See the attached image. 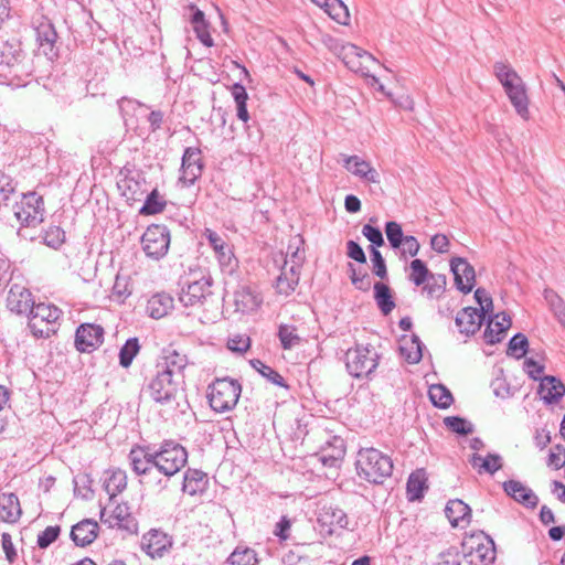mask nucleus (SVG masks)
Segmentation results:
<instances>
[{
    "instance_id": "1",
    "label": "nucleus",
    "mask_w": 565,
    "mask_h": 565,
    "mask_svg": "<svg viewBox=\"0 0 565 565\" xmlns=\"http://www.w3.org/2000/svg\"><path fill=\"white\" fill-rule=\"evenodd\" d=\"M154 451V467L157 473L163 478H157L154 489L166 490L171 477L177 475L188 462V451L179 443L168 439L163 440Z\"/></svg>"
},
{
    "instance_id": "2",
    "label": "nucleus",
    "mask_w": 565,
    "mask_h": 565,
    "mask_svg": "<svg viewBox=\"0 0 565 565\" xmlns=\"http://www.w3.org/2000/svg\"><path fill=\"white\" fill-rule=\"evenodd\" d=\"M493 72L502 85L516 114L524 120L530 118L526 86L521 76L507 62H495Z\"/></svg>"
},
{
    "instance_id": "3",
    "label": "nucleus",
    "mask_w": 565,
    "mask_h": 565,
    "mask_svg": "<svg viewBox=\"0 0 565 565\" xmlns=\"http://www.w3.org/2000/svg\"><path fill=\"white\" fill-rule=\"evenodd\" d=\"M355 468L361 479L382 484L392 475L393 461L390 456L373 447L361 448L356 455Z\"/></svg>"
},
{
    "instance_id": "4",
    "label": "nucleus",
    "mask_w": 565,
    "mask_h": 565,
    "mask_svg": "<svg viewBox=\"0 0 565 565\" xmlns=\"http://www.w3.org/2000/svg\"><path fill=\"white\" fill-rule=\"evenodd\" d=\"M242 385L238 381L222 377L213 381L207 387V399L213 411L225 413L232 411L239 399Z\"/></svg>"
},
{
    "instance_id": "5",
    "label": "nucleus",
    "mask_w": 565,
    "mask_h": 565,
    "mask_svg": "<svg viewBox=\"0 0 565 565\" xmlns=\"http://www.w3.org/2000/svg\"><path fill=\"white\" fill-rule=\"evenodd\" d=\"M180 381L170 374L154 367L152 375L147 380L142 392L153 402L164 405L175 399Z\"/></svg>"
},
{
    "instance_id": "6",
    "label": "nucleus",
    "mask_w": 565,
    "mask_h": 565,
    "mask_svg": "<svg viewBox=\"0 0 565 565\" xmlns=\"http://www.w3.org/2000/svg\"><path fill=\"white\" fill-rule=\"evenodd\" d=\"M380 354L372 347L361 344L345 352V367L353 377L369 376L379 365Z\"/></svg>"
},
{
    "instance_id": "7",
    "label": "nucleus",
    "mask_w": 565,
    "mask_h": 565,
    "mask_svg": "<svg viewBox=\"0 0 565 565\" xmlns=\"http://www.w3.org/2000/svg\"><path fill=\"white\" fill-rule=\"evenodd\" d=\"M62 311L50 303H38L33 306L29 313V328L36 338H50L56 332L55 323Z\"/></svg>"
},
{
    "instance_id": "8",
    "label": "nucleus",
    "mask_w": 565,
    "mask_h": 565,
    "mask_svg": "<svg viewBox=\"0 0 565 565\" xmlns=\"http://www.w3.org/2000/svg\"><path fill=\"white\" fill-rule=\"evenodd\" d=\"M17 221L26 227H36L44 220V201L35 192L23 194L20 202L12 206Z\"/></svg>"
},
{
    "instance_id": "9",
    "label": "nucleus",
    "mask_w": 565,
    "mask_h": 565,
    "mask_svg": "<svg viewBox=\"0 0 565 565\" xmlns=\"http://www.w3.org/2000/svg\"><path fill=\"white\" fill-rule=\"evenodd\" d=\"M212 285L213 279L211 275H201L199 278L193 277V279L186 280L179 296L181 303L189 307L204 305L212 300L214 296Z\"/></svg>"
},
{
    "instance_id": "10",
    "label": "nucleus",
    "mask_w": 565,
    "mask_h": 565,
    "mask_svg": "<svg viewBox=\"0 0 565 565\" xmlns=\"http://www.w3.org/2000/svg\"><path fill=\"white\" fill-rule=\"evenodd\" d=\"M145 254L152 259L164 257L170 246V232L166 225L152 224L148 226L141 237Z\"/></svg>"
},
{
    "instance_id": "11",
    "label": "nucleus",
    "mask_w": 565,
    "mask_h": 565,
    "mask_svg": "<svg viewBox=\"0 0 565 565\" xmlns=\"http://www.w3.org/2000/svg\"><path fill=\"white\" fill-rule=\"evenodd\" d=\"M154 451L149 446L140 447L135 446L131 448L128 459L132 471L137 476H143L148 480V483H152L157 480V471L154 467Z\"/></svg>"
},
{
    "instance_id": "12",
    "label": "nucleus",
    "mask_w": 565,
    "mask_h": 565,
    "mask_svg": "<svg viewBox=\"0 0 565 565\" xmlns=\"http://www.w3.org/2000/svg\"><path fill=\"white\" fill-rule=\"evenodd\" d=\"M203 235L213 248L222 271L227 274L234 273L237 267V259L233 253L232 246L224 237L210 228H205Z\"/></svg>"
},
{
    "instance_id": "13",
    "label": "nucleus",
    "mask_w": 565,
    "mask_h": 565,
    "mask_svg": "<svg viewBox=\"0 0 565 565\" xmlns=\"http://www.w3.org/2000/svg\"><path fill=\"white\" fill-rule=\"evenodd\" d=\"M100 521L111 529H119L131 534L138 530V522L125 502L117 504L109 513L103 509Z\"/></svg>"
},
{
    "instance_id": "14",
    "label": "nucleus",
    "mask_w": 565,
    "mask_h": 565,
    "mask_svg": "<svg viewBox=\"0 0 565 565\" xmlns=\"http://www.w3.org/2000/svg\"><path fill=\"white\" fill-rule=\"evenodd\" d=\"M172 546V537L158 529L149 530L141 539L142 551L153 559L163 557Z\"/></svg>"
},
{
    "instance_id": "15",
    "label": "nucleus",
    "mask_w": 565,
    "mask_h": 565,
    "mask_svg": "<svg viewBox=\"0 0 565 565\" xmlns=\"http://www.w3.org/2000/svg\"><path fill=\"white\" fill-rule=\"evenodd\" d=\"M338 55L345 66L355 73L365 74V71L369 70V64L375 62V58L370 53L351 43L342 44Z\"/></svg>"
},
{
    "instance_id": "16",
    "label": "nucleus",
    "mask_w": 565,
    "mask_h": 565,
    "mask_svg": "<svg viewBox=\"0 0 565 565\" xmlns=\"http://www.w3.org/2000/svg\"><path fill=\"white\" fill-rule=\"evenodd\" d=\"M104 341V329L99 324L83 323L75 334V345L81 352H89L97 349Z\"/></svg>"
},
{
    "instance_id": "17",
    "label": "nucleus",
    "mask_w": 565,
    "mask_h": 565,
    "mask_svg": "<svg viewBox=\"0 0 565 565\" xmlns=\"http://www.w3.org/2000/svg\"><path fill=\"white\" fill-rule=\"evenodd\" d=\"M202 170L201 151L198 148H186L182 156L181 177L179 180L185 185H192L201 177Z\"/></svg>"
},
{
    "instance_id": "18",
    "label": "nucleus",
    "mask_w": 565,
    "mask_h": 565,
    "mask_svg": "<svg viewBox=\"0 0 565 565\" xmlns=\"http://www.w3.org/2000/svg\"><path fill=\"white\" fill-rule=\"evenodd\" d=\"M188 364L189 359L186 354L181 353L173 348H167L163 350L162 356L156 364V367L180 381L183 379V372Z\"/></svg>"
},
{
    "instance_id": "19",
    "label": "nucleus",
    "mask_w": 565,
    "mask_h": 565,
    "mask_svg": "<svg viewBox=\"0 0 565 565\" xmlns=\"http://www.w3.org/2000/svg\"><path fill=\"white\" fill-rule=\"evenodd\" d=\"M34 303L33 296L26 287L19 284H13L10 287L7 307L11 312L29 316Z\"/></svg>"
},
{
    "instance_id": "20",
    "label": "nucleus",
    "mask_w": 565,
    "mask_h": 565,
    "mask_svg": "<svg viewBox=\"0 0 565 565\" xmlns=\"http://www.w3.org/2000/svg\"><path fill=\"white\" fill-rule=\"evenodd\" d=\"M450 268L455 277L457 288L463 294H469L476 282L475 268L461 257H455L450 260Z\"/></svg>"
},
{
    "instance_id": "21",
    "label": "nucleus",
    "mask_w": 565,
    "mask_h": 565,
    "mask_svg": "<svg viewBox=\"0 0 565 565\" xmlns=\"http://www.w3.org/2000/svg\"><path fill=\"white\" fill-rule=\"evenodd\" d=\"M343 167L353 175L370 183H380V173L372 167L371 162L359 156H345Z\"/></svg>"
},
{
    "instance_id": "22",
    "label": "nucleus",
    "mask_w": 565,
    "mask_h": 565,
    "mask_svg": "<svg viewBox=\"0 0 565 565\" xmlns=\"http://www.w3.org/2000/svg\"><path fill=\"white\" fill-rule=\"evenodd\" d=\"M502 487L504 492L518 503L530 509L537 507L539 497L521 481L508 480L503 482Z\"/></svg>"
},
{
    "instance_id": "23",
    "label": "nucleus",
    "mask_w": 565,
    "mask_h": 565,
    "mask_svg": "<svg viewBox=\"0 0 565 565\" xmlns=\"http://www.w3.org/2000/svg\"><path fill=\"white\" fill-rule=\"evenodd\" d=\"M233 301L235 310L242 313L256 311L263 302L262 296L249 286H239L234 295Z\"/></svg>"
},
{
    "instance_id": "24",
    "label": "nucleus",
    "mask_w": 565,
    "mask_h": 565,
    "mask_svg": "<svg viewBox=\"0 0 565 565\" xmlns=\"http://www.w3.org/2000/svg\"><path fill=\"white\" fill-rule=\"evenodd\" d=\"M318 521L321 526L327 527L329 534L334 533L338 529H347L349 525L347 513L333 505H324L319 513Z\"/></svg>"
},
{
    "instance_id": "25",
    "label": "nucleus",
    "mask_w": 565,
    "mask_h": 565,
    "mask_svg": "<svg viewBox=\"0 0 565 565\" xmlns=\"http://www.w3.org/2000/svg\"><path fill=\"white\" fill-rule=\"evenodd\" d=\"M484 318L478 308L467 307L457 313L455 321L460 333L471 335L481 328Z\"/></svg>"
},
{
    "instance_id": "26",
    "label": "nucleus",
    "mask_w": 565,
    "mask_h": 565,
    "mask_svg": "<svg viewBox=\"0 0 565 565\" xmlns=\"http://www.w3.org/2000/svg\"><path fill=\"white\" fill-rule=\"evenodd\" d=\"M540 381L539 394L545 404H556L565 395V385L559 379L546 375Z\"/></svg>"
},
{
    "instance_id": "27",
    "label": "nucleus",
    "mask_w": 565,
    "mask_h": 565,
    "mask_svg": "<svg viewBox=\"0 0 565 565\" xmlns=\"http://www.w3.org/2000/svg\"><path fill=\"white\" fill-rule=\"evenodd\" d=\"M98 529L96 521L85 519L72 527L71 539L77 546H87L96 540Z\"/></svg>"
},
{
    "instance_id": "28",
    "label": "nucleus",
    "mask_w": 565,
    "mask_h": 565,
    "mask_svg": "<svg viewBox=\"0 0 565 565\" xmlns=\"http://www.w3.org/2000/svg\"><path fill=\"white\" fill-rule=\"evenodd\" d=\"M303 244L305 242L300 235L291 237L287 246V252L285 255H280L279 262L301 271L306 259Z\"/></svg>"
},
{
    "instance_id": "29",
    "label": "nucleus",
    "mask_w": 565,
    "mask_h": 565,
    "mask_svg": "<svg viewBox=\"0 0 565 565\" xmlns=\"http://www.w3.org/2000/svg\"><path fill=\"white\" fill-rule=\"evenodd\" d=\"M280 274L276 278L275 288L279 295H291L300 280V270L288 267V265H278Z\"/></svg>"
},
{
    "instance_id": "30",
    "label": "nucleus",
    "mask_w": 565,
    "mask_h": 565,
    "mask_svg": "<svg viewBox=\"0 0 565 565\" xmlns=\"http://www.w3.org/2000/svg\"><path fill=\"white\" fill-rule=\"evenodd\" d=\"M445 514L454 527H465L470 522L471 509L462 500H449L445 508Z\"/></svg>"
},
{
    "instance_id": "31",
    "label": "nucleus",
    "mask_w": 565,
    "mask_h": 565,
    "mask_svg": "<svg viewBox=\"0 0 565 565\" xmlns=\"http://www.w3.org/2000/svg\"><path fill=\"white\" fill-rule=\"evenodd\" d=\"M510 326L511 319L507 313L501 312L495 315L494 319L489 321L484 330V341L488 344H495L500 342L504 337L505 331L510 328Z\"/></svg>"
},
{
    "instance_id": "32",
    "label": "nucleus",
    "mask_w": 565,
    "mask_h": 565,
    "mask_svg": "<svg viewBox=\"0 0 565 565\" xmlns=\"http://www.w3.org/2000/svg\"><path fill=\"white\" fill-rule=\"evenodd\" d=\"M173 298L167 292H157L147 303V312L153 319L166 317L173 309Z\"/></svg>"
},
{
    "instance_id": "33",
    "label": "nucleus",
    "mask_w": 565,
    "mask_h": 565,
    "mask_svg": "<svg viewBox=\"0 0 565 565\" xmlns=\"http://www.w3.org/2000/svg\"><path fill=\"white\" fill-rule=\"evenodd\" d=\"M21 507L14 493L0 494V519L6 523H17L21 516Z\"/></svg>"
},
{
    "instance_id": "34",
    "label": "nucleus",
    "mask_w": 565,
    "mask_h": 565,
    "mask_svg": "<svg viewBox=\"0 0 565 565\" xmlns=\"http://www.w3.org/2000/svg\"><path fill=\"white\" fill-rule=\"evenodd\" d=\"M127 488V473L120 468H111L105 471L104 489L110 498L121 493Z\"/></svg>"
},
{
    "instance_id": "35",
    "label": "nucleus",
    "mask_w": 565,
    "mask_h": 565,
    "mask_svg": "<svg viewBox=\"0 0 565 565\" xmlns=\"http://www.w3.org/2000/svg\"><path fill=\"white\" fill-rule=\"evenodd\" d=\"M469 463L477 469L479 475L490 473L493 475L503 466L502 457L498 454H489L482 457L478 454H472L469 458Z\"/></svg>"
},
{
    "instance_id": "36",
    "label": "nucleus",
    "mask_w": 565,
    "mask_h": 565,
    "mask_svg": "<svg viewBox=\"0 0 565 565\" xmlns=\"http://www.w3.org/2000/svg\"><path fill=\"white\" fill-rule=\"evenodd\" d=\"M207 483L206 475L200 470L189 469L183 477V491L190 495L203 492Z\"/></svg>"
},
{
    "instance_id": "37",
    "label": "nucleus",
    "mask_w": 565,
    "mask_h": 565,
    "mask_svg": "<svg viewBox=\"0 0 565 565\" xmlns=\"http://www.w3.org/2000/svg\"><path fill=\"white\" fill-rule=\"evenodd\" d=\"M323 10L335 22L348 25L350 22V12L342 0H323Z\"/></svg>"
},
{
    "instance_id": "38",
    "label": "nucleus",
    "mask_w": 565,
    "mask_h": 565,
    "mask_svg": "<svg viewBox=\"0 0 565 565\" xmlns=\"http://www.w3.org/2000/svg\"><path fill=\"white\" fill-rule=\"evenodd\" d=\"M374 299L384 316L390 315L395 308L391 289L383 282L377 281L374 284Z\"/></svg>"
},
{
    "instance_id": "39",
    "label": "nucleus",
    "mask_w": 565,
    "mask_h": 565,
    "mask_svg": "<svg viewBox=\"0 0 565 565\" xmlns=\"http://www.w3.org/2000/svg\"><path fill=\"white\" fill-rule=\"evenodd\" d=\"M428 395L431 403L438 408H448L454 402L451 392L443 384L430 385Z\"/></svg>"
},
{
    "instance_id": "40",
    "label": "nucleus",
    "mask_w": 565,
    "mask_h": 565,
    "mask_svg": "<svg viewBox=\"0 0 565 565\" xmlns=\"http://www.w3.org/2000/svg\"><path fill=\"white\" fill-rule=\"evenodd\" d=\"M426 488V478L423 470H417L409 476L407 480L409 500L414 501L423 498Z\"/></svg>"
},
{
    "instance_id": "41",
    "label": "nucleus",
    "mask_w": 565,
    "mask_h": 565,
    "mask_svg": "<svg viewBox=\"0 0 565 565\" xmlns=\"http://www.w3.org/2000/svg\"><path fill=\"white\" fill-rule=\"evenodd\" d=\"M166 205H167V202L159 194V191L157 189H153L147 195L143 205L139 210V213L141 215H153V214L162 212L164 210Z\"/></svg>"
},
{
    "instance_id": "42",
    "label": "nucleus",
    "mask_w": 565,
    "mask_h": 565,
    "mask_svg": "<svg viewBox=\"0 0 565 565\" xmlns=\"http://www.w3.org/2000/svg\"><path fill=\"white\" fill-rule=\"evenodd\" d=\"M230 565H257V554L249 547L237 546L227 559Z\"/></svg>"
},
{
    "instance_id": "43",
    "label": "nucleus",
    "mask_w": 565,
    "mask_h": 565,
    "mask_svg": "<svg viewBox=\"0 0 565 565\" xmlns=\"http://www.w3.org/2000/svg\"><path fill=\"white\" fill-rule=\"evenodd\" d=\"M278 338L285 350H290L301 344V337L297 332V328L290 324H281L278 330Z\"/></svg>"
},
{
    "instance_id": "44",
    "label": "nucleus",
    "mask_w": 565,
    "mask_h": 565,
    "mask_svg": "<svg viewBox=\"0 0 565 565\" xmlns=\"http://www.w3.org/2000/svg\"><path fill=\"white\" fill-rule=\"evenodd\" d=\"M466 556L469 565H491L495 558V551L494 547L478 546Z\"/></svg>"
},
{
    "instance_id": "45",
    "label": "nucleus",
    "mask_w": 565,
    "mask_h": 565,
    "mask_svg": "<svg viewBox=\"0 0 565 565\" xmlns=\"http://www.w3.org/2000/svg\"><path fill=\"white\" fill-rule=\"evenodd\" d=\"M411 273H409V280L413 281L416 286L424 285L429 278H433L434 276L428 270L426 264L422 259H414L411 262L409 265Z\"/></svg>"
},
{
    "instance_id": "46",
    "label": "nucleus",
    "mask_w": 565,
    "mask_h": 565,
    "mask_svg": "<svg viewBox=\"0 0 565 565\" xmlns=\"http://www.w3.org/2000/svg\"><path fill=\"white\" fill-rule=\"evenodd\" d=\"M35 32H36V40L41 46L47 45L50 49L53 47V45L57 39V33H56L53 24L50 21L41 22L36 26Z\"/></svg>"
},
{
    "instance_id": "47",
    "label": "nucleus",
    "mask_w": 565,
    "mask_h": 565,
    "mask_svg": "<svg viewBox=\"0 0 565 565\" xmlns=\"http://www.w3.org/2000/svg\"><path fill=\"white\" fill-rule=\"evenodd\" d=\"M250 364L257 372H259L264 377H266L273 384L281 386V387H288L284 377L277 371H275L273 367L265 364L260 360H257V359L252 360Z\"/></svg>"
},
{
    "instance_id": "48",
    "label": "nucleus",
    "mask_w": 565,
    "mask_h": 565,
    "mask_svg": "<svg viewBox=\"0 0 565 565\" xmlns=\"http://www.w3.org/2000/svg\"><path fill=\"white\" fill-rule=\"evenodd\" d=\"M435 565H469L466 554L458 551L456 547H450L441 552Z\"/></svg>"
},
{
    "instance_id": "49",
    "label": "nucleus",
    "mask_w": 565,
    "mask_h": 565,
    "mask_svg": "<svg viewBox=\"0 0 565 565\" xmlns=\"http://www.w3.org/2000/svg\"><path fill=\"white\" fill-rule=\"evenodd\" d=\"M139 350H140V345H139L138 339L137 338L128 339L119 351L120 365L122 367L130 366L135 356L138 354Z\"/></svg>"
},
{
    "instance_id": "50",
    "label": "nucleus",
    "mask_w": 565,
    "mask_h": 565,
    "mask_svg": "<svg viewBox=\"0 0 565 565\" xmlns=\"http://www.w3.org/2000/svg\"><path fill=\"white\" fill-rule=\"evenodd\" d=\"M527 349V338L523 333H516L510 339L507 353L515 359H521L526 354Z\"/></svg>"
},
{
    "instance_id": "51",
    "label": "nucleus",
    "mask_w": 565,
    "mask_h": 565,
    "mask_svg": "<svg viewBox=\"0 0 565 565\" xmlns=\"http://www.w3.org/2000/svg\"><path fill=\"white\" fill-rule=\"evenodd\" d=\"M445 426L459 435H469L473 431V425L459 416H448L444 418Z\"/></svg>"
},
{
    "instance_id": "52",
    "label": "nucleus",
    "mask_w": 565,
    "mask_h": 565,
    "mask_svg": "<svg viewBox=\"0 0 565 565\" xmlns=\"http://www.w3.org/2000/svg\"><path fill=\"white\" fill-rule=\"evenodd\" d=\"M385 234L393 248H401L405 235L403 234L402 226L397 222H387L385 224Z\"/></svg>"
},
{
    "instance_id": "53",
    "label": "nucleus",
    "mask_w": 565,
    "mask_h": 565,
    "mask_svg": "<svg viewBox=\"0 0 565 565\" xmlns=\"http://www.w3.org/2000/svg\"><path fill=\"white\" fill-rule=\"evenodd\" d=\"M350 267V278L352 285L361 290L367 291L371 288V276L366 271H361L354 268L352 264H349Z\"/></svg>"
},
{
    "instance_id": "54",
    "label": "nucleus",
    "mask_w": 565,
    "mask_h": 565,
    "mask_svg": "<svg viewBox=\"0 0 565 565\" xmlns=\"http://www.w3.org/2000/svg\"><path fill=\"white\" fill-rule=\"evenodd\" d=\"M60 533H61V527L58 525L47 526L44 531L39 533L38 540H36L38 546L40 548L49 547L52 543H54L58 539Z\"/></svg>"
},
{
    "instance_id": "55",
    "label": "nucleus",
    "mask_w": 565,
    "mask_h": 565,
    "mask_svg": "<svg viewBox=\"0 0 565 565\" xmlns=\"http://www.w3.org/2000/svg\"><path fill=\"white\" fill-rule=\"evenodd\" d=\"M370 256H371V262L373 264V273L381 279L386 278L387 277L386 264H385V260H384L381 252L376 247L371 246Z\"/></svg>"
},
{
    "instance_id": "56",
    "label": "nucleus",
    "mask_w": 565,
    "mask_h": 565,
    "mask_svg": "<svg viewBox=\"0 0 565 565\" xmlns=\"http://www.w3.org/2000/svg\"><path fill=\"white\" fill-rule=\"evenodd\" d=\"M44 243L53 248H57L65 241V232L58 226H50L44 234Z\"/></svg>"
},
{
    "instance_id": "57",
    "label": "nucleus",
    "mask_w": 565,
    "mask_h": 565,
    "mask_svg": "<svg viewBox=\"0 0 565 565\" xmlns=\"http://www.w3.org/2000/svg\"><path fill=\"white\" fill-rule=\"evenodd\" d=\"M21 51L15 50L12 45L6 43L0 49V65L12 67L19 61Z\"/></svg>"
},
{
    "instance_id": "58",
    "label": "nucleus",
    "mask_w": 565,
    "mask_h": 565,
    "mask_svg": "<svg viewBox=\"0 0 565 565\" xmlns=\"http://www.w3.org/2000/svg\"><path fill=\"white\" fill-rule=\"evenodd\" d=\"M12 179L4 172L0 171V206L8 205L10 196L14 193Z\"/></svg>"
},
{
    "instance_id": "59",
    "label": "nucleus",
    "mask_w": 565,
    "mask_h": 565,
    "mask_svg": "<svg viewBox=\"0 0 565 565\" xmlns=\"http://www.w3.org/2000/svg\"><path fill=\"white\" fill-rule=\"evenodd\" d=\"M565 463V447L563 445H555L548 455L547 465L554 469H559Z\"/></svg>"
},
{
    "instance_id": "60",
    "label": "nucleus",
    "mask_w": 565,
    "mask_h": 565,
    "mask_svg": "<svg viewBox=\"0 0 565 565\" xmlns=\"http://www.w3.org/2000/svg\"><path fill=\"white\" fill-rule=\"evenodd\" d=\"M209 22H202L198 24H192L193 31L198 38V40L205 46L211 47L214 44V41L209 31Z\"/></svg>"
},
{
    "instance_id": "61",
    "label": "nucleus",
    "mask_w": 565,
    "mask_h": 565,
    "mask_svg": "<svg viewBox=\"0 0 565 565\" xmlns=\"http://www.w3.org/2000/svg\"><path fill=\"white\" fill-rule=\"evenodd\" d=\"M1 545H2V550L6 554V559L10 563V564H13L17 562L18 559V553H17V550L13 545V542H12V537L9 533H2L1 535Z\"/></svg>"
},
{
    "instance_id": "62",
    "label": "nucleus",
    "mask_w": 565,
    "mask_h": 565,
    "mask_svg": "<svg viewBox=\"0 0 565 565\" xmlns=\"http://www.w3.org/2000/svg\"><path fill=\"white\" fill-rule=\"evenodd\" d=\"M475 299L476 301L479 303L480 308H478L480 310V312H482L484 316L487 313H489L490 311H492L493 309V303H492V299L491 297L489 296V294L482 289V288H478L476 291H475Z\"/></svg>"
},
{
    "instance_id": "63",
    "label": "nucleus",
    "mask_w": 565,
    "mask_h": 565,
    "mask_svg": "<svg viewBox=\"0 0 565 565\" xmlns=\"http://www.w3.org/2000/svg\"><path fill=\"white\" fill-rule=\"evenodd\" d=\"M362 234L374 245V247L384 245L383 234L380 228L365 224L362 228Z\"/></svg>"
},
{
    "instance_id": "64",
    "label": "nucleus",
    "mask_w": 565,
    "mask_h": 565,
    "mask_svg": "<svg viewBox=\"0 0 565 565\" xmlns=\"http://www.w3.org/2000/svg\"><path fill=\"white\" fill-rule=\"evenodd\" d=\"M525 373L534 381L541 380V374L544 371V365L537 363L533 359H525L523 363Z\"/></svg>"
}]
</instances>
